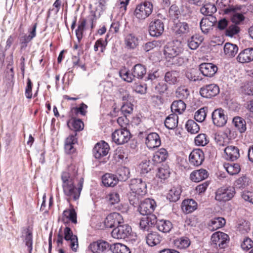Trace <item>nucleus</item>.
Returning a JSON list of instances; mask_svg holds the SVG:
<instances>
[{
    "label": "nucleus",
    "instance_id": "aec40b11",
    "mask_svg": "<svg viewBox=\"0 0 253 253\" xmlns=\"http://www.w3.org/2000/svg\"><path fill=\"white\" fill-rule=\"evenodd\" d=\"M217 66L211 63H203L199 65V70L203 76L212 77L217 71Z\"/></svg>",
    "mask_w": 253,
    "mask_h": 253
},
{
    "label": "nucleus",
    "instance_id": "393cba45",
    "mask_svg": "<svg viewBox=\"0 0 253 253\" xmlns=\"http://www.w3.org/2000/svg\"><path fill=\"white\" fill-rule=\"evenodd\" d=\"M22 234L25 245L28 247L29 253H31L33 250V235L30 227L23 229Z\"/></svg>",
    "mask_w": 253,
    "mask_h": 253
},
{
    "label": "nucleus",
    "instance_id": "4468645a",
    "mask_svg": "<svg viewBox=\"0 0 253 253\" xmlns=\"http://www.w3.org/2000/svg\"><path fill=\"white\" fill-rule=\"evenodd\" d=\"M219 90V87L217 84H211L202 86L200 89V93L203 97L211 98L218 94Z\"/></svg>",
    "mask_w": 253,
    "mask_h": 253
},
{
    "label": "nucleus",
    "instance_id": "1a4fd4ad",
    "mask_svg": "<svg viewBox=\"0 0 253 253\" xmlns=\"http://www.w3.org/2000/svg\"><path fill=\"white\" fill-rule=\"evenodd\" d=\"M156 206V203L154 199L147 198L141 202L138 210L141 214L144 216L154 215L153 212Z\"/></svg>",
    "mask_w": 253,
    "mask_h": 253
},
{
    "label": "nucleus",
    "instance_id": "f03ea898",
    "mask_svg": "<svg viewBox=\"0 0 253 253\" xmlns=\"http://www.w3.org/2000/svg\"><path fill=\"white\" fill-rule=\"evenodd\" d=\"M146 73L145 67L141 64H136L131 69V72L126 69H122L119 72L121 78L128 83L132 82L135 78L138 79H142Z\"/></svg>",
    "mask_w": 253,
    "mask_h": 253
},
{
    "label": "nucleus",
    "instance_id": "dca6fc26",
    "mask_svg": "<svg viewBox=\"0 0 253 253\" xmlns=\"http://www.w3.org/2000/svg\"><path fill=\"white\" fill-rule=\"evenodd\" d=\"M124 221L122 215L118 212L111 213L104 220V225L106 228H113L118 226Z\"/></svg>",
    "mask_w": 253,
    "mask_h": 253
},
{
    "label": "nucleus",
    "instance_id": "72a5a7b5",
    "mask_svg": "<svg viewBox=\"0 0 253 253\" xmlns=\"http://www.w3.org/2000/svg\"><path fill=\"white\" fill-rule=\"evenodd\" d=\"M226 221L223 217H218L211 219L208 224V229L211 231H215L222 227L225 224Z\"/></svg>",
    "mask_w": 253,
    "mask_h": 253
},
{
    "label": "nucleus",
    "instance_id": "6e6d98bb",
    "mask_svg": "<svg viewBox=\"0 0 253 253\" xmlns=\"http://www.w3.org/2000/svg\"><path fill=\"white\" fill-rule=\"evenodd\" d=\"M70 124L68 123V125L71 129L75 131V133L77 131H79L83 129L84 128V123L80 119H74Z\"/></svg>",
    "mask_w": 253,
    "mask_h": 253
},
{
    "label": "nucleus",
    "instance_id": "13d9d810",
    "mask_svg": "<svg viewBox=\"0 0 253 253\" xmlns=\"http://www.w3.org/2000/svg\"><path fill=\"white\" fill-rule=\"evenodd\" d=\"M209 142L207 135L204 133H200L195 138V143L197 146H204Z\"/></svg>",
    "mask_w": 253,
    "mask_h": 253
},
{
    "label": "nucleus",
    "instance_id": "bb28decb",
    "mask_svg": "<svg viewBox=\"0 0 253 253\" xmlns=\"http://www.w3.org/2000/svg\"><path fill=\"white\" fill-rule=\"evenodd\" d=\"M102 182L106 187H114L118 183V176L112 173H106L102 176Z\"/></svg>",
    "mask_w": 253,
    "mask_h": 253
},
{
    "label": "nucleus",
    "instance_id": "a19ab883",
    "mask_svg": "<svg viewBox=\"0 0 253 253\" xmlns=\"http://www.w3.org/2000/svg\"><path fill=\"white\" fill-rule=\"evenodd\" d=\"M168 157V152L164 148H161L156 152L153 156V161L156 163H160L165 161Z\"/></svg>",
    "mask_w": 253,
    "mask_h": 253
},
{
    "label": "nucleus",
    "instance_id": "a878e982",
    "mask_svg": "<svg viewBox=\"0 0 253 253\" xmlns=\"http://www.w3.org/2000/svg\"><path fill=\"white\" fill-rule=\"evenodd\" d=\"M208 177V171L203 169L194 170L190 175V179L195 182H199Z\"/></svg>",
    "mask_w": 253,
    "mask_h": 253
},
{
    "label": "nucleus",
    "instance_id": "cd10ccee",
    "mask_svg": "<svg viewBox=\"0 0 253 253\" xmlns=\"http://www.w3.org/2000/svg\"><path fill=\"white\" fill-rule=\"evenodd\" d=\"M236 231L240 234L245 235L251 230L250 223L245 219H240L237 221L236 225Z\"/></svg>",
    "mask_w": 253,
    "mask_h": 253
},
{
    "label": "nucleus",
    "instance_id": "c03bdc74",
    "mask_svg": "<svg viewBox=\"0 0 253 253\" xmlns=\"http://www.w3.org/2000/svg\"><path fill=\"white\" fill-rule=\"evenodd\" d=\"M238 50V46L229 42L226 43L224 46L225 54L228 57H234Z\"/></svg>",
    "mask_w": 253,
    "mask_h": 253
},
{
    "label": "nucleus",
    "instance_id": "f257e3e1",
    "mask_svg": "<svg viewBox=\"0 0 253 253\" xmlns=\"http://www.w3.org/2000/svg\"><path fill=\"white\" fill-rule=\"evenodd\" d=\"M62 187L65 195L69 202L71 200L76 201L80 196L83 188V179L80 180L79 186L76 187L74 179L70 176L69 173L64 171L61 174Z\"/></svg>",
    "mask_w": 253,
    "mask_h": 253
},
{
    "label": "nucleus",
    "instance_id": "4c0bfd02",
    "mask_svg": "<svg viewBox=\"0 0 253 253\" xmlns=\"http://www.w3.org/2000/svg\"><path fill=\"white\" fill-rule=\"evenodd\" d=\"M179 76V73L176 71L167 72L165 74V81L170 85L175 84L178 81Z\"/></svg>",
    "mask_w": 253,
    "mask_h": 253
},
{
    "label": "nucleus",
    "instance_id": "0e129e2a",
    "mask_svg": "<svg viewBox=\"0 0 253 253\" xmlns=\"http://www.w3.org/2000/svg\"><path fill=\"white\" fill-rule=\"evenodd\" d=\"M121 110L124 116H127L132 112L133 105L130 102H125L122 106Z\"/></svg>",
    "mask_w": 253,
    "mask_h": 253
},
{
    "label": "nucleus",
    "instance_id": "37998d69",
    "mask_svg": "<svg viewBox=\"0 0 253 253\" xmlns=\"http://www.w3.org/2000/svg\"><path fill=\"white\" fill-rule=\"evenodd\" d=\"M202 7L200 8L201 13L204 15H212L214 13L217 8L215 5L211 3H207L202 4Z\"/></svg>",
    "mask_w": 253,
    "mask_h": 253
},
{
    "label": "nucleus",
    "instance_id": "4d7b16f0",
    "mask_svg": "<svg viewBox=\"0 0 253 253\" xmlns=\"http://www.w3.org/2000/svg\"><path fill=\"white\" fill-rule=\"evenodd\" d=\"M240 32L238 26L233 23L229 24L225 31V35L229 37H233Z\"/></svg>",
    "mask_w": 253,
    "mask_h": 253
},
{
    "label": "nucleus",
    "instance_id": "c9c22d12",
    "mask_svg": "<svg viewBox=\"0 0 253 253\" xmlns=\"http://www.w3.org/2000/svg\"><path fill=\"white\" fill-rule=\"evenodd\" d=\"M178 117L175 113L170 114L168 116L165 121V125L169 129L175 128L178 124Z\"/></svg>",
    "mask_w": 253,
    "mask_h": 253
},
{
    "label": "nucleus",
    "instance_id": "39448f33",
    "mask_svg": "<svg viewBox=\"0 0 253 253\" xmlns=\"http://www.w3.org/2000/svg\"><path fill=\"white\" fill-rule=\"evenodd\" d=\"M235 193V189L233 187H220L215 192V199L219 202H226L231 200Z\"/></svg>",
    "mask_w": 253,
    "mask_h": 253
},
{
    "label": "nucleus",
    "instance_id": "338daca9",
    "mask_svg": "<svg viewBox=\"0 0 253 253\" xmlns=\"http://www.w3.org/2000/svg\"><path fill=\"white\" fill-rule=\"evenodd\" d=\"M248 178L245 175H243L237 179L235 185L239 188H243L248 185Z\"/></svg>",
    "mask_w": 253,
    "mask_h": 253
},
{
    "label": "nucleus",
    "instance_id": "052dcab7",
    "mask_svg": "<svg viewBox=\"0 0 253 253\" xmlns=\"http://www.w3.org/2000/svg\"><path fill=\"white\" fill-rule=\"evenodd\" d=\"M201 42L200 38L193 36L188 40V46L191 49L195 50L198 47Z\"/></svg>",
    "mask_w": 253,
    "mask_h": 253
},
{
    "label": "nucleus",
    "instance_id": "6e6552de",
    "mask_svg": "<svg viewBox=\"0 0 253 253\" xmlns=\"http://www.w3.org/2000/svg\"><path fill=\"white\" fill-rule=\"evenodd\" d=\"M37 23L34 24L32 27L29 28L28 29V35L25 33L20 34L19 42L20 44L21 50H25L28 46V43L34 38L37 35L36 29Z\"/></svg>",
    "mask_w": 253,
    "mask_h": 253
},
{
    "label": "nucleus",
    "instance_id": "de8ad7c7",
    "mask_svg": "<svg viewBox=\"0 0 253 253\" xmlns=\"http://www.w3.org/2000/svg\"><path fill=\"white\" fill-rule=\"evenodd\" d=\"M185 127L188 132L191 134H196L200 130L199 126L193 120H188L186 123Z\"/></svg>",
    "mask_w": 253,
    "mask_h": 253
},
{
    "label": "nucleus",
    "instance_id": "412c9836",
    "mask_svg": "<svg viewBox=\"0 0 253 253\" xmlns=\"http://www.w3.org/2000/svg\"><path fill=\"white\" fill-rule=\"evenodd\" d=\"M173 30L175 35L182 36L190 34L191 29L186 22L178 21L174 24Z\"/></svg>",
    "mask_w": 253,
    "mask_h": 253
},
{
    "label": "nucleus",
    "instance_id": "20e7f679",
    "mask_svg": "<svg viewBox=\"0 0 253 253\" xmlns=\"http://www.w3.org/2000/svg\"><path fill=\"white\" fill-rule=\"evenodd\" d=\"M153 9L152 3L150 1H145L137 5L134 14L137 19L142 20L149 16Z\"/></svg>",
    "mask_w": 253,
    "mask_h": 253
},
{
    "label": "nucleus",
    "instance_id": "774afa93",
    "mask_svg": "<svg viewBox=\"0 0 253 253\" xmlns=\"http://www.w3.org/2000/svg\"><path fill=\"white\" fill-rule=\"evenodd\" d=\"M169 170L165 168H160L157 173V176L161 179H165L169 177Z\"/></svg>",
    "mask_w": 253,
    "mask_h": 253
},
{
    "label": "nucleus",
    "instance_id": "49530a36",
    "mask_svg": "<svg viewBox=\"0 0 253 253\" xmlns=\"http://www.w3.org/2000/svg\"><path fill=\"white\" fill-rule=\"evenodd\" d=\"M111 251L113 253H130L129 248L121 243L114 244L111 246Z\"/></svg>",
    "mask_w": 253,
    "mask_h": 253
},
{
    "label": "nucleus",
    "instance_id": "ea45409f",
    "mask_svg": "<svg viewBox=\"0 0 253 253\" xmlns=\"http://www.w3.org/2000/svg\"><path fill=\"white\" fill-rule=\"evenodd\" d=\"M186 104L181 99L174 101L171 105V110L173 113L181 114L186 109Z\"/></svg>",
    "mask_w": 253,
    "mask_h": 253
},
{
    "label": "nucleus",
    "instance_id": "2eb2a0df",
    "mask_svg": "<svg viewBox=\"0 0 253 253\" xmlns=\"http://www.w3.org/2000/svg\"><path fill=\"white\" fill-rule=\"evenodd\" d=\"M164 31V24L160 19L151 21L149 26V32L151 36L158 37L162 35Z\"/></svg>",
    "mask_w": 253,
    "mask_h": 253
},
{
    "label": "nucleus",
    "instance_id": "7ed1b4c3",
    "mask_svg": "<svg viewBox=\"0 0 253 253\" xmlns=\"http://www.w3.org/2000/svg\"><path fill=\"white\" fill-rule=\"evenodd\" d=\"M183 51L181 42L178 40L168 43L164 47V54L166 58H174Z\"/></svg>",
    "mask_w": 253,
    "mask_h": 253
},
{
    "label": "nucleus",
    "instance_id": "473e14b6",
    "mask_svg": "<svg viewBox=\"0 0 253 253\" xmlns=\"http://www.w3.org/2000/svg\"><path fill=\"white\" fill-rule=\"evenodd\" d=\"M162 237L157 232H151L146 237L147 244L151 247L155 246L160 243Z\"/></svg>",
    "mask_w": 253,
    "mask_h": 253
},
{
    "label": "nucleus",
    "instance_id": "ddd939ff",
    "mask_svg": "<svg viewBox=\"0 0 253 253\" xmlns=\"http://www.w3.org/2000/svg\"><path fill=\"white\" fill-rule=\"evenodd\" d=\"M111 247L107 241L99 240L90 243L88 249L93 253H105L111 250Z\"/></svg>",
    "mask_w": 253,
    "mask_h": 253
},
{
    "label": "nucleus",
    "instance_id": "e2e57ef3",
    "mask_svg": "<svg viewBox=\"0 0 253 253\" xmlns=\"http://www.w3.org/2000/svg\"><path fill=\"white\" fill-rule=\"evenodd\" d=\"M200 26L202 32L205 34L209 33V32L212 30V27H213L211 25V23H209L208 21L203 18H202L200 21Z\"/></svg>",
    "mask_w": 253,
    "mask_h": 253
},
{
    "label": "nucleus",
    "instance_id": "603ef678",
    "mask_svg": "<svg viewBox=\"0 0 253 253\" xmlns=\"http://www.w3.org/2000/svg\"><path fill=\"white\" fill-rule=\"evenodd\" d=\"M227 172L230 175L238 174L241 170V168L238 164H227L224 166Z\"/></svg>",
    "mask_w": 253,
    "mask_h": 253
},
{
    "label": "nucleus",
    "instance_id": "09e8293b",
    "mask_svg": "<svg viewBox=\"0 0 253 253\" xmlns=\"http://www.w3.org/2000/svg\"><path fill=\"white\" fill-rule=\"evenodd\" d=\"M140 173L142 175L148 173L153 168V164L149 160H144L139 164Z\"/></svg>",
    "mask_w": 253,
    "mask_h": 253
},
{
    "label": "nucleus",
    "instance_id": "a18cd8bd",
    "mask_svg": "<svg viewBox=\"0 0 253 253\" xmlns=\"http://www.w3.org/2000/svg\"><path fill=\"white\" fill-rule=\"evenodd\" d=\"M125 43L127 48L134 49L138 45V39L133 34H128L125 39Z\"/></svg>",
    "mask_w": 253,
    "mask_h": 253
},
{
    "label": "nucleus",
    "instance_id": "4be33fe9",
    "mask_svg": "<svg viewBox=\"0 0 253 253\" xmlns=\"http://www.w3.org/2000/svg\"><path fill=\"white\" fill-rule=\"evenodd\" d=\"M145 144L149 149L159 147L161 144L160 137L158 133L151 132L147 134L145 139Z\"/></svg>",
    "mask_w": 253,
    "mask_h": 253
},
{
    "label": "nucleus",
    "instance_id": "b1692460",
    "mask_svg": "<svg viewBox=\"0 0 253 253\" xmlns=\"http://www.w3.org/2000/svg\"><path fill=\"white\" fill-rule=\"evenodd\" d=\"M224 153L226 154V159L227 160L234 161L240 157L239 149L238 147L230 145L224 149Z\"/></svg>",
    "mask_w": 253,
    "mask_h": 253
},
{
    "label": "nucleus",
    "instance_id": "6ab92c4d",
    "mask_svg": "<svg viewBox=\"0 0 253 253\" xmlns=\"http://www.w3.org/2000/svg\"><path fill=\"white\" fill-rule=\"evenodd\" d=\"M157 222V217L155 215L145 216L141 218L139 222V227L144 231H148Z\"/></svg>",
    "mask_w": 253,
    "mask_h": 253
},
{
    "label": "nucleus",
    "instance_id": "423d86ee",
    "mask_svg": "<svg viewBox=\"0 0 253 253\" xmlns=\"http://www.w3.org/2000/svg\"><path fill=\"white\" fill-rule=\"evenodd\" d=\"M111 234L114 238L129 240L132 236V229L127 224H120L113 230Z\"/></svg>",
    "mask_w": 253,
    "mask_h": 253
},
{
    "label": "nucleus",
    "instance_id": "5fc2aeb1",
    "mask_svg": "<svg viewBox=\"0 0 253 253\" xmlns=\"http://www.w3.org/2000/svg\"><path fill=\"white\" fill-rule=\"evenodd\" d=\"M190 241L187 237H183L176 239L174 241V245L180 249H185L189 246Z\"/></svg>",
    "mask_w": 253,
    "mask_h": 253
},
{
    "label": "nucleus",
    "instance_id": "79ce46f5",
    "mask_svg": "<svg viewBox=\"0 0 253 253\" xmlns=\"http://www.w3.org/2000/svg\"><path fill=\"white\" fill-rule=\"evenodd\" d=\"M232 122L235 127L240 133H243L246 130V123L242 118L239 116L235 117Z\"/></svg>",
    "mask_w": 253,
    "mask_h": 253
},
{
    "label": "nucleus",
    "instance_id": "680f3d73",
    "mask_svg": "<svg viewBox=\"0 0 253 253\" xmlns=\"http://www.w3.org/2000/svg\"><path fill=\"white\" fill-rule=\"evenodd\" d=\"M106 198L107 202L110 205H114L115 204H117L120 201V195L118 193L116 192L109 193L107 195Z\"/></svg>",
    "mask_w": 253,
    "mask_h": 253
},
{
    "label": "nucleus",
    "instance_id": "a211bd4d",
    "mask_svg": "<svg viewBox=\"0 0 253 253\" xmlns=\"http://www.w3.org/2000/svg\"><path fill=\"white\" fill-rule=\"evenodd\" d=\"M204 159V153L200 149H194L190 153L189 156V161L190 165L196 167L201 166Z\"/></svg>",
    "mask_w": 253,
    "mask_h": 253
},
{
    "label": "nucleus",
    "instance_id": "f8f14e48",
    "mask_svg": "<svg viewBox=\"0 0 253 253\" xmlns=\"http://www.w3.org/2000/svg\"><path fill=\"white\" fill-rule=\"evenodd\" d=\"M211 117L213 124L218 127L224 126L228 119L226 111L221 108L215 109L212 113Z\"/></svg>",
    "mask_w": 253,
    "mask_h": 253
},
{
    "label": "nucleus",
    "instance_id": "f704fd0d",
    "mask_svg": "<svg viewBox=\"0 0 253 253\" xmlns=\"http://www.w3.org/2000/svg\"><path fill=\"white\" fill-rule=\"evenodd\" d=\"M231 0H217L218 7L226 14H229L233 11V6L230 5Z\"/></svg>",
    "mask_w": 253,
    "mask_h": 253
},
{
    "label": "nucleus",
    "instance_id": "58836bf2",
    "mask_svg": "<svg viewBox=\"0 0 253 253\" xmlns=\"http://www.w3.org/2000/svg\"><path fill=\"white\" fill-rule=\"evenodd\" d=\"M181 190L179 187L172 188L167 194V199L170 202H176L180 197Z\"/></svg>",
    "mask_w": 253,
    "mask_h": 253
},
{
    "label": "nucleus",
    "instance_id": "f3484780",
    "mask_svg": "<svg viewBox=\"0 0 253 253\" xmlns=\"http://www.w3.org/2000/svg\"><path fill=\"white\" fill-rule=\"evenodd\" d=\"M110 147L105 141L98 142L93 149V154L94 157L100 159L106 156L109 152Z\"/></svg>",
    "mask_w": 253,
    "mask_h": 253
},
{
    "label": "nucleus",
    "instance_id": "7c9ffc66",
    "mask_svg": "<svg viewBox=\"0 0 253 253\" xmlns=\"http://www.w3.org/2000/svg\"><path fill=\"white\" fill-rule=\"evenodd\" d=\"M181 208L184 212L191 213L197 209V203L193 199H186L182 202Z\"/></svg>",
    "mask_w": 253,
    "mask_h": 253
},
{
    "label": "nucleus",
    "instance_id": "c85d7f7f",
    "mask_svg": "<svg viewBox=\"0 0 253 253\" xmlns=\"http://www.w3.org/2000/svg\"><path fill=\"white\" fill-rule=\"evenodd\" d=\"M62 221L64 223L70 221L72 223L77 224V213L75 210L73 208L64 210L63 212Z\"/></svg>",
    "mask_w": 253,
    "mask_h": 253
},
{
    "label": "nucleus",
    "instance_id": "3c124183",
    "mask_svg": "<svg viewBox=\"0 0 253 253\" xmlns=\"http://www.w3.org/2000/svg\"><path fill=\"white\" fill-rule=\"evenodd\" d=\"M86 25V20L83 19L79 21L78 28L76 30V36L78 42H80L83 38V32Z\"/></svg>",
    "mask_w": 253,
    "mask_h": 253
},
{
    "label": "nucleus",
    "instance_id": "e433bc0d",
    "mask_svg": "<svg viewBox=\"0 0 253 253\" xmlns=\"http://www.w3.org/2000/svg\"><path fill=\"white\" fill-rule=\"evenodd\" d=\"M240 9V6L237 8L234 7L233 11H231L230 13L232 15L231 20L232 23L237 25L243 21L245 19L244 14L238 11Z\"/></svg>",
    "mask_w": 253,
    "mask_h": 253
},
{
    "label": "nucleus",
    "instance_id": "bf43d9fd",
    "mask_svg": "<svg viewBox=\"0 0 253 253\" xmlns=\"http://www.w3.org/2000/svg\"><path fill=\"white\" fill-rule=\"evenodd\" d=\"M176 96L181 100L186 99L189 95V91L185 86L179 87L175 92Z\"/></svg>",
    "mask_w": 253,
    "mask_h": 253
},
{
    "label": "nucleus",
    "instance_id": "69168bd1",
    "mask_svg": "<svg viewBox=\"0 0 253 253\" xmlns=\"http://www.w3.org/2000/svg\"><path fill=\"white\" fill-rule=\"evenodd\" d=\"M206 115L205 108H201L195 112L194 119L197 122L202 123L205 120Z\"/></svg>",
    "mask_w": 253,
    "mask_h": 253
},
{
    "label": "nucleus",
    "instance_id": "2f4dec72",
    "mask_svg": "<svg viewBox=\"0 0 253 253\" xmlns=\"http://www.w3.org/2000/svg\"><path fill=\"white\" fill-rule=\"evenodd\" d=\"M77 133L72 134L66 139L65 143V150L67 153H73L75 150L73 145L77 142V138H76Z\"/></svg>",
    "mask_w": 253,
    "mask_h": 253
},
{
    "label": "nucleus",
    "instance_id": "864d4df0",
    "mask_svg": "<svg viewBox=\"0 0 253 253\" xmlns=\"http://www.w3.org/2000/svg\"><path fill=\"white\" fill-rule=\"evenodd\" d=\"M118 181H125L129 177V169L126 167H122L118 170Z\"/></svg>",
    "mask_w": 253,
    "mask_h": 253
},
{
    "label": "nucleus",
    "instance_id": "8fccbe9b",
    "mask_svg": "<svg viewBox=\"0 0 253 253\" xmlns=\"http://www.w3.org/2000/svg\"><path fill=\"white\" fill-rule=\"evenodd\" d=\"M86 25V20L83 19L79 21L78 28L76 30V36L78 42H80L83 38V32Z\"/></svg>",
    "mask_w": 253,
    "mask_h": 253
},
{
    "label": "nucleus",
    "instance_id": "9d476101",
    "mask_svg": "<svg viewBox=\"0 0 253 253\" xmlns=\"http://www.w3.org/2000/svg\"><path fill=\"white\" fill-rule=\"evenodd\" d=\"M229 236L227 234L221 232H216L211 237V245L214 247L224 249L229 241Z\"/></svg>",
    "mask_w": 253,
    "mask_h": 253
},
{
    "label": "nucleus",
    "instance_id": "0eeeda50",
    "mask_svg": "<svg viewBox=\"0 0 253 253\" xmlns=\"http://www.w3.org/2000/svg\"><path fill=\"white\" fill-rule=\"evenodd\" d=\"M130 137L129 131L125 127L116 129L112 134V141L117 145H123L127 143Z\"/></svg>",
    "mask_w": 253,
    "mask_h": 253
},
{
    "label": "nucleus",
    "instance_id": "5701e85b",
    "mask_svg": "<svg viewBox=\"0 0 253 253\" xmlns=\"http://www.w3.org/2000/svg\"><path fill=\"white\" fill-rule=\"evenodd\" d=\"M237 60L242 63H249L253 61V48H247L242 50L239 54Z\"/></svg>",
    "mask_w": 253,
    "mask_h": 253
},
{
    "label": "nucleus",
    "instance_id": "c756f323",
    "mask_svg": "<svg viewBox=\"0 0 253 253\" xmlns=\"http://www.w3.org/2000/svg\"><path fill=\"white\" fill-rule=\"evenodd\" d=\"M155 225L159 231L165 233L169 232L173 227L172 224L170 221L165 219L158 220L157 219V222Z\"/></svg>",
    "mask_w": 253,
    "mask_h": 253
},
{
    "label": "nucleus",
    "instance_id": "9b49d317",
    "mask_svg": "<svg viewBox=\"0 0 253 253\" xmlns=\"http://www.w3.org/2000/svg\"><path fill=\"white\" fill-rule=\"evenodd\" d=\"M129 188L132 193L138 195H144L147 193V186L145 182L140 178H134L130 180Z\"/></svg>",
    "mask_w": 253,
    "mask_h": 253
}]
</instances>
